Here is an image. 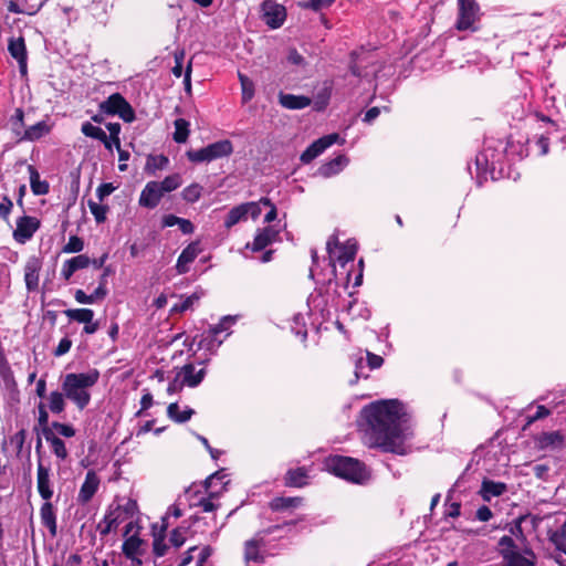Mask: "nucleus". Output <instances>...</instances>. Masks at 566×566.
I'll return each mask as SVG.
<instances>
[{
    "mask_svg": "<svg viewBox=\"0 0 566 566\" xmlns=\"http://www.w3.org/2000/svg\"><path fill=\"white\" fill-rule=\"evenodd\" d=\"M326 465L335 475L354 483H364L369 473L364 463L349 457L335 455L327 460Z\"/></svg>",
    "mask_w": 566,
    "mask_h": 566,
    "instance_id": "nucleus-3",
    "label": "nucleus"
},
{
    "mask_svg": "<svg viewBox=\"0 0 566 566\" xmlns=\"http://www.w3.org/2000/svg\"><path fill=\"white\" fill-rule=\"evenodd\" d=\"M202 187L198 184L188 186L182 191V198L187 202H196L201 196Z\"/></svg>",
    "mask_w": 566,
    "mask_h": 566,
    "instance_id": "nucleus-45",
    "label": "nucleus"
},
{
    "mask_svg": "<svg viewBox=\"0 0 566 566\" xmlns=\"http://www.w3.org/2000/svg\"><path fill=\"white\" fill-rule=\"evenodd\" d=\"M40 515L42 524L49 528L52 536H55L57 532L56 516L53 510V505L49 501H45V503H43L41 506Z\"/></svg>",
    "mask_w": 566,
    "mask_h": 566,
    "instance_id": "nucleus-21",
    "label": "nucleus"
},
{
    "mask_svg": "<svg viewBox=\"0 0 566 566\" xmlns=\"http://www.w3.org/2000/svg\"><path fill=\"white\" fill-rule=\"evenodd\" d=\"M506 491V485L502 482H494L485 480L482 482V495L484 500H490L491 496H500Z\"/></svg>",
    "mask_w": 566,
    "mask_h": 566,
    "instance_id": "nucleus-31",
    "label": "nucleus"
},
{
    "mask_svg": "<svg viewBox=\"0 0 566 566\" xmlns=\"http://www.w3.org/2000/svg\"><path fill=\"white\" fill-rule=\"evenodd\" d=\"M184 59L185 52L182 50L175 52V66L172 67L171 72L176 77H180L182 75Z\"/></svg>",
    "mask_w": 566,
    "mask_h": 566,
    "instance_id": "nucleus-57",
    "label": "nucleus"
},
{
    "mask_svg": "<svg viewBox=\"0 0 566 566\" xmlns=\"http://www.w3.org/2000/svg\"><path fill=\"white\" fill-rule=\"evenodd\" d=\"M168 164V158L160 156H149L147 159L146 168L149 170L163 169Z\"/></svg>",
    "mask_w": 566,
    "mask_h": 566,
    "instance_id": "nucleus-49",
    "label": "nucleus"
},
{
    "mask_svg": "<svg viewBox=\"0 0 566 566\" xmlns=\"http://www.w3.org/2000/svg\"><path fill=\"white\" fill-rule=\"evenodd\" d=\"M303 502L302 497L295 496V497H284V496H277L274 497L270 502V507L273 511H285L290 509L298 507Z\"/></svg>",
    "mask_w": 566,
    "mask_h": 566,
    "instance_id": "nucleus-27",
    "label": "nucleus"
},
{
    "mask_svg": "<svg viewBox=\"0 0 566 566\" xmlns=\"http://www.w3.org/2000/svg\"><path fill=\"white\" fill-rule=\"evenodd\" d=\"M335 0H308L307 2L302 3L301 6L304 9H311L313 11H319L323 8L331 7Z\"/></svg>",
    "mask_w": 566,
    "mask_h": 566,
    "instance_id": "nucleus-52",
    "label": "nucleus"
},
{
    "mask_svg": "<svg viewBox=\"0 0 566 566\" xmlns=\"http://www.w3.org/2000/svg\"><path fill=\"white\" fill-rule=\"evenodd\" d=\"M178 377H182V381L188 387H197L206 376V369L200 368L196 370L193 364H186L181 367L180 371L177 374Z\"/></svg>",
    "mask_w": 566,
    "mask_h": 566,
    "instance_id": "nucleus-15",
    "label": "nucleus"
},
{
    "mask_svg": "<svg viewBox=\"0 0 566 566\" xmlns=\"http://www.w3.org/2000/svg\"><path fill=\"white\" fill-rule=\"evenodd\" d=\"M8 51L19 64V70L22 76L27 75V48L23 38L10 39L8 44Z\"/></svg>",
    "mask_w": 566,
    "mask_h": 566,
    "instance_id": "nucleus-10",
    "label": "nucleus"
},
{
    "mask_svg": "<svg viewBox=\"0 0 566 566\" xmlns=\"http://www.w3.org/2000/svg\"><path fill=\"white\" fill-rule=\"evenodd\" d=\"M536 442L539 449L562 447L564 444V437L559 431L543 432L536 438Z\"/></svg>",
    "mask_w": 566,
    "mask_h": 566,
    "instance_id": "nucleus-22",
    "label": "nucleus"
},
{
    "mask_svg": "<svg viewBox=\"0 0 566 566\" xmlns=\"http://www.w3.org/2000/svg\"><path fill=\"white\" fill-rule=\"evenodd\" d=\"M536 556L532 549H524L521 553L518 549L509 555L507 558H504L506 562V566H534Z\"/></svg>",
    "mask_w": 566,
    "mask_h": 566,
    "instance_id": "nucleus-17",
    "label": "nucleus"
},
{
    "mask_svg": "<svg viewBox=\"0 0 566 566\" xmlns=\"http://www.w3.org/2000/svg\"><path fill=\"white\" fill-rule=\"evenodd\" d=\"M243 208L245 209V216L250 213L253 220L258 219L261 214V208L258 202H247L243 203Z\"/></svg>",
    "mask_w": 566,
    "mask_h": 566,
    "instance_id": "nucleus-61",
    "label": "nucleus"
},
{
    "mask_svg": "<svg viewBox=\"0 0 566 566\" xmlns=\"http://www.w3.org/2000/svg\"><path fill=\"white\" fill-rule=\"evenodd\" d=\"M193 413L195 410L191 408H186L184 411H179V406L177 402L170 403L167 408L168 417L178 423H184L188 421Z\"/></svg>",
    "mask_w": 566,
    "mask_h": 566,
    "instance_id": "nucleus-32",
    "label": "nucleus"
},
{
    "mask_svg": "<svg viewBox=\"0 0 566 566\" xmlns=\"http://www.w3.org/2000/svg\"><path fill=\"white\" fill-rule=\"evenodd\" d=\"M142 543L143 541L139 537L130 536L123 544V553L127 558L135 560L136 556L139 555Z\"/></svg>",
    "mask_w": 566,
    "mask_h": 566,
    "instance_id": "nucleus-35",
    "label": "nucleus"
},
{
    "mask_svg": "<svg viewBox=\"0 0 566 566\" xmlns=\"http://www.w3.org/2000/svg\"><path fill=\"white\" fill-rule=\"evenodd\" d=\"M12 207V200L8 196H4L0 202V217L3 220L8 221Z\"/></svg>",
    "mask_w": 566,
    "mask_h": 566,
    "instance_id": "nucleus-56",
    "label": "nucleus"
},
{
    "mask_svg": "<svg viewBox=\"0 0 566 566\" xmlns=\"http://www.w3.org/2000/svg\"><path fill=\"white\" fill-rule=\"evenodd\" d=\"M164 227L178 226L182 233L190 234L193 232L195 227L190 220L179 218L174 214H167L163 218Z\"/></svg>",
    "mask_w": 566,
    "mask_h": 566,
    "instance_id": "nucleus-29",
    "label": "nucleus"
},
{
    "mask_svg": "<svg viewBox=\"0 0 566 566\" xmlns=\"http://www.w3.org/2000/svg\"><path fill=\"white\" fill-rule=\"evenodd\" d=\"M50 132V127L45 122H39L24 130V134L19 138L20 140H36Z\"/></svg>",
    "mask_w": 566,
    "mask_h": 566,
    "instance_id": "nucleus-30",
    "label": "nucleus"
},
{
    "mask_svg": "<svg viewBox=\"0 0 566 566\" xmlns=\"http://www.w3.org/2000/svg\"><path fill=\"white\" fill-rule=\"evenodd\" d=\"M40 220L35 217L23 216L17 220V227L13 231V239L20 243L24 244L29 241L33 234L40 228Z\"/></svg>",
    "mask_w": 566,
    "mask_h": 566,
    "instance_id": "nucleus-7",
    "label": "nucleus"
},
{
    "mask_svg": "<svg viewBox=\"0 0 566 566\" xmlns=\"http://www.w3.org/2000/svg\"><path fill=\"white\" fill-rule=\"evenodd\" d=\"M199 300V296L197 294H192L188 297H186L180 304H177L174 306L172 311L175 312H185L188 308H190L195 302Z\"/></svg>",
    "mask_w": 566,
    "mask_h": 566,
    "instance_id": "nucleus-59",
    "label": "nucleus"
},
{
    "mask_svg": "<svg viewBox=\"0 0 566 566\" xmlns=\"http://www.w3.org/2000/svg\"><path fill=\"white\" fill-rule=\"evenodd\" d=\"M30 174V186L31 190L35 196L46 195L49 192V184L45 180L40 179V175L34 166L28 167Z\"/></svg>",
    "mask_w": 566,
    "mask_h": 566,
    "instance_id": "nucleus-25",
    "label": "nucleus"
},
{
    "mask_svg": "<svg viewBox=\"0 0 566 566\" xmlns=\"http://www.w3.org/2000/svg\"><path fill=\"white\" fill-rule=\"evenodd\" d=\"M338 138L339 135L336 133L318 138L303 151V154L301 155V161L304 164H310L313 159L319 156L326 148L336 143Z\"/></svg>",
    "mask_w": 566,
    "mask_h": 566,
    "instance_id": "nucleus-8",
    "label": "nucleus"
},
{
    "mask_svg": "<svg viewBox=\"0 0 566 566\" xmlns=\"http://www.w3.org/2000/svg\"><path fill=\"white\" fill-rule=\"evenodd\" d=\"M200 249L198 243H190L181 254L179 255L176 264V269L179 274H184L188 272V264L193 262V260L198 256Z\"/></svg>",
    "mask_w": 566,
    "mask_h": 566,
    "instance_id": "nucleus-18",
    "label": "nucleus"
},
{
    "mask_svg": "<svg viewBox=\"0 0 566 566\" xmlns=\"http://www.w3.org/2000/svg\"><path fill=\"white\" fill-rule=\"evenodd\" d=\"M81 132L86 136L102 142L106 149L111 150V140L106 133L98 126H94L90 122L82 124Z\"/></svg>",
    "mask_w": 566,
    "mask_h": 566,
    "instance_id": "nucleus-23",
    "label": "nucleus"
},
{
    "mask_svg": "<svg viewBox=\"0 0 566 566\" xmlns=\"http://www.w3.org/2000/svg\"><path fill=\"white\" fill-rule=\"evenodd\" d=\"M41 6L32 7L30 10L21 8L15 1L10 0L8 2V10L12 13H24V14H35Z\"/></svg>",
    "mask_w": 566,
    "mask_h": 566,
    "instance_id": "nucleus-55",
    "label": "nucleus"
},
{
    "mask_svg": "<svg viewBox=\"0 0 566 566\" xmlns=\"http://www.w3.org/2000/svg\"><path fill=\"white\" fill-rule=\"evenodd\" d=\"M218 496L217 492H209L208 497H201L195 505L200 506L203 512H212L218 509V505L213 503V499Z\"/></svg>",
    "mask_w": 566,
    "mask_h": 566,
    "instance_id": "nucleus-48",
    "label": "nucleus"
},
{
    "mask_svg": "<svg viewBox=\"0 0 566 566\" xmlns=\"http://www.w3.org/2000/svg\"><path fill=\"white\" fill-rule=\"evenodd\" d=\"M106 128L109 132V136H107L108 140L115 142V147L119 148V134H120V124L118 123H108L106 124Z\"/></svg>",
    "mask_w": 566,
    "mask_h": 566,
    "instance_id": "nucleus-53",
    "label": "nucleus"
},
{
    "mask_svg": "<svg viewBox=\"0 0 566 566\" xmlns=\"http://www.w3.org/2000/svg\"><path fill=\"white\" fill-rule=\"evenodd\" d=\"M277 239L279 231H276L272 227H265L258 231L252 244H247V248H250L252 251L258 252L265 249L268 245L275 242Z\"/></svg>",
    "mask_w": 566,
    "mask_h": 566,
    "instance_id": "nucleus-13",
    "label": "nucleus"
},
{
    "mask_svg": "<svg viewBox=\"0 0 566 566\" xmlns=\"http://www.w3.org/2000/svg\"><path fill=\"white\" fill-rule=\"evenodd\" d=\"M115 190L112 184H102L97 190V197L102 201L105 197L109 196Z\"/></svg>",
    "mask_w": 566,
    "mask_h": 566,
    "instance_id": "nucleus-64",
    "label": "nucleus"
},
{
    "mask_svg": "<svg viewBox=\"0 0 566 566\" xmlns=\"http://www.w3.org/2000/svg\"><path fill=\"white\" fill-rule=\"evenodd\" d=\"M280 104L289 109H302L311 105L310 97L303 95L283 94L279 95Z\"/></svg>",
    "mask_w": 566,
    "mask_h": 566,
    "instance_id": "nucleus-19",
    "label": "nucleus"
},
{
    "mask_svg": "<svg viewBox=\"0 0 566 566\" xmlns=\"http://www.w3.org/2000/svg\"><path fill=\"white\" fill-rule=\"evenodd\" d=\"M181 185V177L178 174H174L170 176H167L161 182H159V187L166 192H170L175 189H177Z\"/></svg>",
    "mask_w": 566,
    "mask_h": 566,
    "instance_id": "nucleus-43",
    "label": "nucleus"
},
{
    "mask_svg": "<svg viewBox=\"0 0 566 566\" xmlns=\"http://www.w3.org/2000/svg\"><path fill=\"white\" fill-rule=\"evenodd\" d=\"M64 314L72 321L90 324L93 321L94 312L90 308L66 310Z\"/></svg>",
    "mask_w": 566,
    "mask_h": 566,
    "instance_id": "nucleus-34",
    "label": "nucleus"
},
{
    "mask_svg": "<svg viewBox=\"0 0 566 566\" xmlns=\"http://www.w3.org/2000/svg\"><path fill=\"white\" fill-rule=\"evenodd\" d=\"M42 262L40 259L32 256L28 259L24 265V282L29 292H34L39 287L40 271Z\"/></svg>",
    "mask_w": 566,
    "mask_h": 566,
    "instance_id": "nucleus-9",
    "label": "nucleus"
},
{
    "mask_svg": "<svg viewBox=\"0 0 566 566\" xmlns=\"http://www.w3.org/2000/svg\"><path fill=\"white\" fill-rule=\"evenodd\" d=\"M84 249L83 240L77 235H72L69 239V242L63 247L64 253H77Z\"/></svg>",
    "mask_w": 566,
    "mask_h": 566,
    "instance_id": "nucleus-46",
    "label": "nucleus"
},
{
    "mask_svg": "<svg viewBox=\"0 0 566 566\" xmlns=\"http://www.w3.org/2000/svg\"><path fill=\"white\" fill-rule=\"evenodd\" d=\"M264 22L272 29L280 28L286 18L285 8L281 4L264 3Z\"/></svg>",
    "mask_w": 566,
    "mask_h": 566,
    "instance_id": "nucleus-12",
    "label": "nucleus"
},
{
    "mask_svg": "<svg viewBox=\"0 0 566 566\" xmlns=\"http://www.w3.org/2000/svg\"><path fill=\"white\" fill-rule=\"evenodd\" d=\"M186 533H187V528H185V527H177L171 532L169 542L171 543V545L175 548H179L180 546H182L185 544Z\"/></svg>",
    "mask_w": 566,
    "mask_h": 566,
    "instance_id": "nucleus-47",
    "label": "nucleus"
},
{
    "mask_svg": "<svg viewBox=\"0 0 566 566\" xmlns=\"http://www.w3.org/2000/svg\"><path fill=\"white\" fill-rule=\"evenodd\" d=\"M348 163V159L344 155H338L331 161L321 166L318 172L321 176L328 178L338 174Z\"/></svg>",
    "mask_w": 566,
    "mask_h": 566,
    "instance_id": "nucleus-20",
    "label": "nucleus"
},
{
    "mask_svg": "<svg viewBox=\"0 0 566 566\" xmlns=\"http://www.w3.org/2000/svg\"><path fill=\"white\" fill-rule=\"evenodd\" d=\"M159 182L149 181L142 191L139 203L146 208H155L164 196Z\"/></svg>",
    "mask_w": 566,
    "mask_h": 566,
    "instance_id": "nucleus-11",
    "label": "nucleus"
},
{
    "mask_svg": "<svg viewBox=\"0 0 566 566\" xmlns=\"http://www.w3.org/2000/svg\"><path fill=\"white\" fill-rule=\"evenodd\" d=\"M459 17L457 29L459 31L474 30V24L479 20V6L474 0H458Z\"/></svg>",
    "mask_w": 566,
    "mask_h": 566,
    "instance_id": "nucleus-6",
    "label": "nucleus"
},
{
    "mask_svg": "<svg viewBox=\"0 0 566 566\" xmlns=\"http://www.w3.org/2000/svg\"><path fill=\"white\" fill-rule=\"evenodd\" d=\"M174 125V140L178 144L186 143L189 136V122L184 118H178L175 120Z\"/></svg>",
    "mask_w": 566,
    "mask_h": 566,
    "instance_id": "nucleus-36",
    "label": "nucleus"
},
{
    "mask_svg": "<svg viewBox=\"0 0 566 566\" xmlns=\"http://www.w3.org/2000/svg\"><path fill=\"white\" fill-rule=\"evenodd\" d=\"M44 438L51 443L53 453L61 460H65L69 455L65 443L60 439L53 430H44Z\"/></svg>",
    "mask_w": 566,
    "mask_h": 566,
    "instance_id": "nucleus-24",
    "label": "nucleus"
},
{
    "mask_svg": "<svg viewBox=\"0 0 566 566\" xmlns=\"http://www.w3.org/2000/svg\"><path fill=\"white\" fill-rule=\"evenodd\" d=\"M65 395L62 391H52L49 396V409L53 413H61L65 409Z\"/></svg>",
    "mask_w": 566,
    "mask_h": 566,
    "instance_id": "nucleus-37",
    "label": "nucleus"
},
{
    "mask_svg": "<svg viewBox=\"0 0 566 566\" xmlns=\"http://www.w3.org/2000/svg\"><path fill=\"white\" fill-rule=\"evenodd\" d=\"M36 480L38 491L41 497L45 501H49L53 495V491L50 486V470L49 468H45L41 462L38 464Z\"/></svg>",
    "mask_w": 566,
    "mask_h": 566,
    "instance_id": "nucleus-16",
    "label": "nucleus"
},
{
    "mask_svg": "<svg viewBox=\"0 0 566 566\" xmlns=\"http://www.w3.org/2000/svg\"><path fill=\"white\" fill-rule=\"evenodd\" d=\"M72 346V342L69 338H62L57 345V347L54 350L55 356H62L66 354Z\"/></svg>",
    "mask_w": 566,
    "mask_h": 566,
    "instance_id": "nucleus-62",
    "label": "nucleus"
},
{
    "mask_svg": "<svg viewBox=\"0 0 566 566\" xmlns=\"http://www.w3.org/2000/svg\"><path fill=\"white\" fill-rule=\"evenodd\" d=\"M549 415H551V411L545 406H538L536 413L534 416L527 418L526 424L523 429L525 430L533 422H535L539 419H543Z\"/></svg>",
    "mask_w": 566,
    "mask_h": 566,
    "instance_id": "nucleus-58",
    "label": "nucleus"
},
{
    "mask_svg": "<svg viewBox=\"0 0 566 566\" xmlns=\"http://www.w3.org/2000/svg\"><path fill=\"white\" fill-rule=\"evenodd\" d=\"M239 80L242 88V99L248 102L254 96V84L248 76L241 73H239Z\"/></svg>",
    "mask_w": 566,
    "mask_h": 566,
    "instance_id": "nucleus-42",
    "label": "nucleus"
},
{
    "mask_svg": "<svg viewBox=\"0 0 566 566\" xmlns=\"http://www.w3.org/2000/svg\"><path fill=\"white\" fill-rule=\"evenodd\" d=\"M99 371L92 369L87 373H70L62 380L61 388L66 397L80 410L88 406L91 401V388L96 385Z\"/></svg>",
    "mask_w": 566,
    "mask_h": 566,
    "instance_id": "nucleus-2",
    "label": "nucleus"
},
{
    "mask_svg": "<svg viewBox=\"0 0 566 566\" xmlns=\"http://www.w3.org/2000/svg\"><path fill=\"white\" fill-rule=\"evenodd\" d=\"M66 261L70 263L71 268H73L75 272L85 269L91 264V259L85 254L76 255Z\"/></svg>",
    "mask_w": 566,
    "mask_h": 566,
    "instance_id": "nucleus-50",
    "label": "nucleus"
},
{
    "mask_svg": "<svg viewBox=\"0 0 566 566\" xmlns=\"http://www.w3.org/2000/svg\"><path fill=\"white\" fill-rule=\"evenodd\" d=\"M153 549L156 556H164L168 551V545L165 543V537L161 534L155 535Z\"/></svg>",
    "mask_w": 566,
    "mask_h": 566,
    "instance_id": "nucleus-51",
    "label": "nucleus"
},
{
    "mask_svg": "<svg viewBox=\"0 0 566 566\" xmlns=\"http://www.w3.org/2000/svg\"><path fill=\"white\" fill-rule=\"evenodd\" d=\"M342 250H343L342 254H339L337 256L339 262L346 263V262L354 260L356 251L353 247H350V248L343 247Z\"/></svg>",
    "mask_w": 566,
    "mask_h": 566,
    "instance_id": "nucleus-63",
    "label": "nucleus"
},
{
    "mask_svg": "<svg viewBox=\"0 0 566 566\" xmlns=\"http://www.w3.org/2000/svg\"><path fill=\"white\" fill-rule=\"evenodd\" d=\"M307 471L305 468H296L287 471L285 475V485L302 488L306 484Z\"/></svg>",
    "mask_w": 566,
    "mask_h": 566,
    "instance_id": "nucleus-26",
    "label": "nucleus"
},
{
    "mask_svg": "<svg viewBox=\"0 0 566 566\" xmlns=\"http://www.w3.org/2000/svg\"><path fill=\"white\" fill-rule=\"evenodd\" d=\"M234 316H223L217 325L210 327L209 333L211 337L213 339H217L218 335L222 332H227L230 328V326L234 323Z\"/></svg>",
    "mask_w": 566,
    "mask_h": 566,
    "instance_id": "nucleus-41",
    "label": "nucleus"
},
{
    "mask_svg": "<svg viewBox=\"0 0 566 566\" xmlns=\"http://www.w3.org/2000/svg\"><path fill=\"white\" fill-rule=\"evenodd\" d=\"M262 541L250 539L244 545V559L247 563H260L263 560V556L260 554Z\"/></svg>",
    "mask_w": 566,
    "mask_h": 566,
    "instance_id": "nucleus-28",
    "label": "nucleus"
},
{
    "mask_svg": "<svg viewBox=\"0 0 566 566\" xmlns=\"http://www.w3.org/2000/svg\"><path fill=\"white\" fill-rule=\"evenodd\" d=\"M499 552L501 556L507 558L513 552L517 551V546L511 536H503L497 543Z\"/></svg>",
    "mask_w": 566,
    "mask_h": 566,
    "instance_id": "nucleus-40",
    "label": "nucleus"
},
{
    "mask_svg": "<svg viewBox=\"0 0 566 566\" xmlns=\"http://www.w3.org/2000/svg\"><path fill=\"white\" fill-rule=\"evenodd\" d=\"M549 541L558 551L566 554V522L562 525L560 530L549 534Z\"/></svg>",
    "mask_w": 566,
    "mask_h": 566,
    "instance_id": "nucleus-39",
    "label": "nucleus"
},
{
    "mask_svg": "<svg viewBox=\"0 0 566 566\" xmlns=\"http://www.w3.org/2000/svg\"><path fill=\"white\" fill-rule=\"evenodd\" d=\"M39 424L42 428V433L44 434V430H52L48 423H49V413L44 407L43 403H40L39 406V418H38Z\"/></svg>",
    "mask_w": 566,
    "mask_h": 566,
    "instance_id": "nucleus-60",
    "label": "nucleus"
},
{
    "mask_svg": "<svg viewBox=\"0 0 566 566\" xmlns=\"http://www.w3.org/2000/svg\"><path fill=\"white\" fill-rule=\"evenodd\" d=\"M244 210L243 203L232 208L226 217L224 227L230 229L241 220L245 219L247 216Z\"/></svg>",
    "mask_w": 566,
    "mask_h": 566,
    "instance_id": "nucleus-38",
    "label": "nucleus"
},
{
    "mask_svg": "<svg viewBox=\"0 0 566 566\" xmlns=\"http://www.w3.org/2000/svg\"><path fill=\"white\" fill-rule=\"evenodd\" d=\"M56 430V432L65 438H72L75 436V429L71 424L53 422L52 428Z\"/></svg>",
    "mask_w": 566,
    "mask_h": 566,
    "instance_id": "nucleus-54",
    "label": "nucleus"
},
{
    "mask_svg": "<svg viewBox=\"0 0 566 566\" xmlns=\"http://www.w3.org/2000/svg\"><path fill=\"white\" fill-rule=\"evenodd\" d=\"M406 412L398 400H382L364 408L366 442L371 448L396 452L400 447Z\"/></svg>",
    "mask_w": 566,
    "mask_h": 566,
    "instance_id": "nucleus-1",
    "label": "nucleus"
},
{
    "mask_svg": "<svg viewBox=\"0 0 566 566\" xmlns=\"http://www.w3.org/2000/svg\"><path fill=\"white\" fill-rule=\"evenodd\" d=\"M123 507L117 505L115 509L109 510L104 517L105 528L102 531V534L109 533L113 528H116L119 523L123 521L122 518Z\"/></svg>",
    "mask_w": 566,
    "mask_h": 566,
    "instance_id": "nucleus-33",
    "label": "nucleus"
},
{
    "mask_svg": "<svg viewBox=\"0 0 566 566\" xmlns=\"http://www.w3.org/2000/svg\"><path fill=\"white\" fill-rule=\"evenodd\" d=\"M233 153V145L230 140L223 139L208 145L198 150L187 151V157L192 163L212 161L228 157Z\"/></svg>",
    "mask_w": 566,
    "mask_h": 566,
    "instance_id": "nucleus-4",
    "label": "nucleus"
},
{
    "mask_svg": "<svg viewBox=\"0 0 566 566\" xmlns=\"http://www.w3.org/2000/svg\"><path fill=\"white\" fill-rule=\"evenodd\" d=\"M99 111L107 115H118L126 123L135 120V111L119 93H114L102 102Z\"/></svg>",
    "mask_w": 566,
    "mask_h": 566,
    "instance_id": "nucleus-5",
    "label": "nucleus"
},
{
    "mask_svg": "<svg viewBox=\"0 0 566 566\" xmlns=\"http://www.w3.org/2000/svg\"><path fill=\"white\" fill-rule=\"evenodd\" d=\"M87 205H88L90 211L94 216L95 220L98 223L104 222L106 219V213L108 211V207L99 205L93 200H88Z\"/></svg>",
    "mask_w": 566,
    "mask_h": 566,
    "instance_id": "nucleus-44",
    "label": "nucleus"
},
{
    "mask_svg": "<svg viewBox=\"0 0 566 566\" xmlns=\"http://www.w3.org/2000/svg\"><path fill=\"white\" fill-rule=\"evenodd\" d=\"M98 485L99 479L97 474L92 470L88 471L86 473L85 481L80 489L77 501L81 504H86L87 502H90L94 494L96 493Z\"/></svg>",
    "mask_w": 566,
    "mask_h": 566,
    "instance_id": "nucleus-14",
    "label": "nucleus"
}]
</instances>
